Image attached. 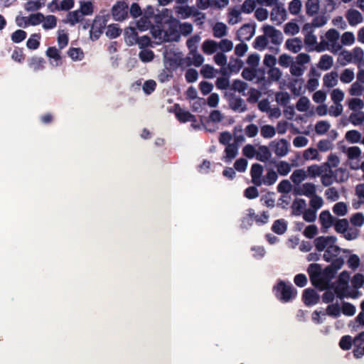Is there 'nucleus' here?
Masks as SVG:
<instances>
[{
    "instance_id": "obj_50",
    "label": "nucleus",
    "mask_w": 364,
    "mask_h": 364,
    "mask_svg": "<svg viewBox=\"0 0 364 364\" xmlns=\"http://www.w3.org/2000/svg\"><path fill=\"white\" fill-rule=\"evenodd\" d=\"M68 55L73 60H80L84 56L83 52L80 48H70L68 50Z\"/></svg>"
},
{
    "instance_id": "obj_52",
    "label": "nucleus",
    "mask_w": 364,
    "mask_h": 364,
    "mask_svg": "<svg viewBox=\"0 0 364 364\" xmlns=\"http://www.w3.org/2000/svg\"><path fill=\"white\" fill-rule=\"evenodd\" d=\"M27 36V33L23 30H16L11 34V41L15 43H19L24 41Z\"/></svg>"
},
{
    "instance_id": "obj_4",
    "label": "nucleus",
    "mask_w": 364,
    "mask_h": 364,
    "mask_svg": "<svg viewBox=\"0 0 364 364\" xmlns=\"http://www.w3.org/2000/svg\"><path fill=\"white\" fill-rule=\"evenodd\" d=\"M129 6L124 1H117L112 8V16L114 21H122L128 17Z\"/></svg>"
},
{
    "instance_id": "obj_30",
    "label": "nucleus",
    "mask_w": 364,
    "mask_h": 364,
    "mask_svg": "<svg viewBox=\"0 0 364 364\" xmlns=\"http://www.w3.org/2000/svg\"><path fill=\"white\" fill-rule=\"evenodd\" d=\"M40 33H33L31 35L30 38L28 39L26 42V46L30 50H36L40 46V39H41Z\"/></svg>"
},
{
    "instance_id": "obj_10",
    "label": "nucleus",
    "mask_w": 364,
    "mask_h": 364,
    "mask_svg": "<svg viewBox=\"0 0 364 364\" xmlns=\"http://www.w3.org/2000/svg\"><path fill=\"white\" fill-rule=\"evenodd\" d=\"M263 170V166L259 164H254L252 165L250 175L252 182L256 186H260L262 185Z\"/></svg>"
},
{
    "instance_id": "obj_8",
    "label": "nucleus",
    "mask_w": 364,
    "mask_h": 364,
    "mask_svg": "<svg viewBox=\"0 0 364 364\" xmlns=\"http://www.w3.org/2000/svg\"><path fill=\"white\" fill-rule=\"evenodd\" d=\"M270 18L276 25H280L287 18V12L285 9L277 5L271 11Z\"/></svg>"
},
{
    "instance_id": "obj_55",
    "label": "nucleus",
    "mask_w": 364,
    "mask_h": 364,
    "mask_svg": "<svg viewBox=\"0 0 364 364\" xmlns=\"http://www.w3.org/2000/svg\"><path fill=\"white\" fill-rule=\"evenodd\" d=\"M350 222L353 226L361 227L364 224V215L362 213H356L353 214Z\"/></svg>"
},
{
    "instance_id": "obj_42",
    "label": "nucleus",
    "mask_w": 364,
    "mask_h": 364,
    "mask_svg": "<svg viewBox=\"0 0 364 364\" xmlns=\"http://www.w3.org/2000/svg\"><path fill=\"white\" fill-rule=\"evenodd\" d=\"M260 133L262 137L265 139H270L275 135L276 131L273 126L266 124L261 127Z\"/></svg>"
},
{
    "instance_id": "obj_21",
    "label": "nucleus",
    "mask_w": 364,
    "mask_h": 364,
    "mask_svg": "<svg viewBox=\"0 0 364 364\" xmlns=\"http://www.w3.org/2000/svg\"><path fill=\"white\" fill-rule=\"evenodd\" d=\"M338 73L336 71L326 73L323 78V85L326 87H333L338 83Z\"/></svg>"
},
{
    "instance_id": "obj_58",
    "label": "nucleus",
    "mask_w": 364,
    "mask_h": 364,
    "mask_svg": "<svg viewBox=\"0 0 364 364\" xmlns=\"http://www.w3.org/2000/svg\"><path fill=\"white\" fill-rule=\"evenodd\" d=\"M311 200L309 202L310 206L311 209L315 210L316 211L319 209L323 204V199L321 196H317L316 194L310 197Z\"/></svg>"
},
{
    "instance_id": "obj_25",
    "label": "nucleus",
    "mask_w": 364,
    "mask_h": 364,
    "mask_svg": "<svg viewBox=\"0 0 364 364\" xmlns=\"http://www.w3.org/2000/svg\"><path fill=\"white\" fill-rule=\"evenodd\" d=\"M287 223L284 219L276 220L272 226V230L277 235L284 234L287 231Z\"/></svg>"
},
{
    "instance_id": "obj_6",
    "label": "nucleus",
    "mask_w": 364,
    "mask_h": 364,
    "mask_svg": "<svg viewBox=\"0 0 364 364\" xmlns=\"http://www.w3.org/2000/svg\"><path fill=\"white\" fill-rule=\"evenodd\" d=\"M256 24L245 23L242 25L237 32L239 41H250L255 33Z\"/></svg>"
},
{
    "instance_id": "obj_41",
    "label": "nucleus",
    "mask_w": 364,
    "mask_h": 364,
    "mask_svg": "<svg viewBox=\"0 0 364 364\" xmlns=\"http://www.w3.org/2000/svg\"><path fill=\"white\" fill-rule=\"evenodd\" d=\"M290 178L294 183L299 184L306 178V174L303 169H297L292 173Z\"/></svg>"
},
{
    "instance_id": "obj_60",
    "label": "nucleus",
    "mask_w": 364,
    "mask_h": 364,
    "mask_svg": "<svg viewBox=\"0 0 364 364\" xmlns=\"http://www.w3.org/2000/svg\"><path fill=\"white\" fill-rule=\"evenodd\" d=\"M352 286L355 289H358L361 288L364 284V276L360 273L355 274L351 280Z\"/></svg>"
},
{
    "instance_id": "obj_32",
    "label": "nucleus",
    "mask_w": 364,
    "mask_h": 364,
    "mask_svg": "<svg viewBox=\"0 0 364 364\" xmlns=\"http://www.w3.org/2000/svg\"><path fill=\"white\" fill-rule=\"evenodd\" d=\"M267 37V36L264 34L257 36L253 42V48L259 50H264L268 44V39Z\"/></svg>"
},
{
    "instance_id": "obj_1",
    "label": "nucleus",
    "mask_w": 364,
    "mask_h": 364,
    "mask_svg": "<svg viewBox=\"0 0 364 364\" xmlns=\"http://www.w3.org/2000/svg\"><path fill=\"white\" fill-rule=\"evenodd\" d=\"M275 296L282 302L287 303L294 299L297 294V291L292 284H287L284 281H279L273 287Z\"/></svg>"
},
{
    "instance_id": "obj_22",
    "label": "nucleus",
    "mask_w": 364,
    "mask_h": 364,
    "mask_svg": "<svg viewBox=\"0 0 364 364\" xmlns=\"http://www.w3.org/2000/svg\"><path fill=\"white\" fill-rule=\"evenodd\" d=\"M272 154L269 148L264 145L259 146L256 153V159L262 162H267L271 157Z\"/></svg>"
},
{
    "instance_id": "obj_31",
    "label": "nucleus",
    "mask_w": 364,
    "mask_h": 364,
    "mask_svg": "<svg viewBox=\"0 0 364 364\" xmlns=\"http://www.w3.org/2000/svg\"><path fill=\"white\" fill-rule=\"evenodd\" d=\"M82 16H83L82 15V14L80 12L79 10L70 11L67 15V19H68L67 21L71 26H75L76 23L82 21V19H83Z\"/></svg>"
},
{
    "instance_id": "obj_48",
    "label": "nucleus",
    "mask_w": 364,
    "mask_h": 364,
    "mask_svg": "<svg viewBox=\"0 0 364 364\" xmlns=\"http://www.w3.org/2000/svg\"><path fill=\"white\" fill-rule=\"evenodd\" d=\"M330 124L327 121H318L315 126V131L319 135L326 134L330 129Z\"/></svg>"
},
{
    "instance_id": "obj_20",
    "label": "nucleus",
    "mask_w": 364,
    "mask_h": 364,
    "mask_svg": "<svg viewBox=\"0 0 364 364\" xmlns=\"http://www.w3.org/2000/svg\"><path fill=\"white\" fill-rule=\"evenodd\" d=\"M225 156L223 157V160L225 162H230L233 159L236 157L238 154V147L236 144H228L225 149Z\"/></svg>"
},
{
    "instance_id": "obj_46",
    "label": "nucleus",
    "mask_w": 364,
    "mask_h": 364,
    "mask_svg": "<svg viewBox=\"0 0 364 364\" xmlns=\"http://www.w3.org/2000/svg\"><path fill=\"white\" fill-rule=\"evenodd\" d=\"M243 66V62L237 58L233 59L231 58L229 64H228V68L231 73H237L240 69Z\"/></svg>"
},
{
    "instance_id": "obj_56",
    "label": "nucleus",
    "mask_w": 364,
    "mask_h": 364,
    "mask_svg": "<svg viewBox=\"0 0 364 364\" xmlns=\"http://www.w3.org/2000/svg\"><path fill=\"white\" fill-rule=\"evenodd\" d=\"M276 101L282 106H286L289 102L290 96L287 92H279L275 95Z\"/></svg>"
},
{
    "instance_id": "obj_39",
    "label": "nucleus",
    "mask_w": 364,
    "mask_h": 364,
    "mask_svg": "<svg viewBox=\"0 0 364 364\" xmlns=\"http://www.w3.org/2000/svg\"><path fill=\"white\" fill-rule=\"evenodd\" d=\"M26 58V55L23 53V49L19 47H15L12 54L11 59L18 63H22Z\"/></svg>"
},
{
    "instance_id": "obj_28",
    "label": "nucleus",
    "mask_w": 364,
    "mask_h": 364,
    "mask_svg": "<svg viewBox=\"0 0 364 364\" xmlns=\"http://www.w3.org/2000/svg\"><path fill=\"white\" fill-rule=\"evenodd\" d=\"M218 44L213 40H205L202 45V50L203 53L208 55H211L216 52Z\"/></svg>"
},
{
    "instance_id": "obj_34",
    "label": "nucleus",
    "mask_w": 364,
    "mask_h": 364,
    "mask_svg": "<svg viewBox=\"0 0 364 364\" xmlns=\"http://www.w3.org/2000/svg\"><path fill=\"white\" fill-rule=\"evenodd\" d=\"M213 36L216 38H222L227 34V26L224 23L218 22L213 28Z\"/></svg>"
},
{
    "instance_id": "obj_59",
    "label": "nucleus",
    "mask_w": 364,
    "mask_h": 364,
    "mask_svg": "<svg viewBox=\"0 0 364 364\" xmlns=\"http://www.w3.org/2000/svg\"><path fill=\"white\" fill-rule=\"evenodd\" d=\"M301 0H292L289 4V11L293 15H297L301 9Z\"/></svg>"
},
{
    "instance_id": "obj_5",
    "label": "nucleus",
    "mask_w": 364,
    "mask_h": 364,
    "mask_svg": "<svg viewBox=\"0 0 364 364\" xmlns=\"http://www.w3.org/2000/svg\"><path fill=\"white\" fill-rule=\"evenodd\" d=\"M263 31L265 36L271 38L272 43L279 46L283 41L282 33L270 25H264Z\"/></svg>"
},
{
    "instance_id": "obj_18",
    "label": "nucleus",
    "mask_w": 364,
    "mask_h": 364,
    "mask_svg": "<svg viewBox=\"0 0 364 364\" xmlns=\"http://www.w3.org/2000/svg\"><path fill=\"white\" fill-rule=\"evenodd\" d=\"M285 46L289 50L297 53L302 48V41L299 38H290L287 40Z\"/></svg>"
},
{
    "instance_id": "obj_7",
    "label": "nucleus",
    "mask_w": 364,
    "mask_h": 364,
    "mask_svg": "<svg viewBox=\"0 0 364 364\" xmlns=\"http://www.w3.org/2000/svg\"><path fill=\"white\" fill-rule=\"evenodd\" d=\"M302 301L306 306H311L319 302L320 296L314 289L308 288L303 291Z\"/></svg>"
},
{
    "instance_id": "obj_13",
    "label": "nucleus",
    "mask_w": 364,
    "mask_h": 364,
    "mask_svg": "<svg viewBox=\"0 0 364 364\" xmlns=\"http://www.w3.org/2000/svg\"><path fill=\"white\" fill-rule=\"evenodd\" d=\"M230 107L235 112H244L247 110V105L240 97H232L229 101Z\"/></svg>"
},
{
    "instance_id": "obj_47",
    "label": "nucleus",
    "mask_w": 364,
    "mask_h": 364,
    "mask_svg": "<svg viewBox=\"0 0 364 364\" xmlns=\"http://www.w3.org/2000/svg\"><path fill=\"white\" fill-rule=\"evenodd\" d=\"M200 38L198 35H195L187 40L186 46L190 50V53H193L195 51H197L198 43H199Z\"/></svg>"
},
{
    "instance_id": "obj_61",
    "label": "nucleus",
    "mask_w": 364,
    "mask_h": 364,
    "mask_svg": "<svg viewBox=\"0 0 364 364\" xmlns=\"http://www.w3.org/2000/svg\"><path fill=\"white\" fill-rule=\"evenodd\" d=\"M284 31L286 34L295 35L299 33V26L294 22H288L285 24Z\"/></svg>"
},
{
    "instance_id": "obj_35",
    "label": "nucleus",
    "mask_w": 364,
    "mask_h": 364,
    "mask_svg": "<svg viewBox=\"0 0 364 364\" xmlns=\"http://www.w3.org/2000/svg\"><path fill=\"white\" fill-rule=\"evenodd\" d=\"M349 223L346 218L337 219L334 224L335 230L338 233L344 234L348 230Z\"/></svg>"
},
{
    "instance_id": "obj_40",
    "label": "nucleus",
    "mask_w": 364,
    "mask_h": 364,
    "mask_svg": "<svg viewBox=\"0 0 364 364\" xmlns=\"http://www.w3.org/2000/svg\"><path fill=\"white\" fill-rule=\"evenodd\" d=\"M353 344V339L349 335L343 336L339 341V346L343 350H348Z\"/></svg>"
},
{
    "instance_id": "obj_29",
    "label": "nucleus",
    "mask_w": 364,
    "mask_h": 364,
    "mask_svg": "<svg viewBox=\"0 0 364 364\" xmlns=\"http://www.w3.org/2000/svg\"><path fill=\"white\" fill-rule=\"evenodd\" d=\"M278 175L274 170H269L266 175L262 178V184L264 183L266 186L273 185L277 180Z\"/></svg>"
},
{
    "instance_id": "obj_19",
    "label": "nucleus",
    "mask_w": 364,
    "mask_h": 364,
    "mask_svg": "<svg viewBox=\"0 0 364 364\" xmlns=\"http://www.w3.org/2000/svg\"><path fill=\"white\" fill-rule=\"evenodd\" d=\"M319 221L322 228H329L333 225L334 218L328 210H323L320 213Z\"/></svg>"
},
{
    "instance_id": "obj_49",
    "label": "nucleus",
    "mask_w": 364,
    "mask_h": 364,
    "mask_svg": "<svg viewBox=\"0 0 364 364\" xmlns=\"http://www.w3.org/2000/svg\"><path fill=\"white\" fill-rule=\"evenodd\" d=\"M334 180L338 181L336 176L333 174L331 170H330L328 173H324L321 175V183L326 187L331 186L333 183Z\"/></svg>"
},
{
    "instance_id": "obj_12",
    "label": "nucleus",
    "mask_w": 364,
    "mask_h": 364,
    "mask_svg": "<svg viewBox=\"0 0 364 364\" xmlns=\"http://www.w3.org/2000/svg\"><path fill=\"white\" fill-rule=\"evenodd\" d=\"M274 145V151L275 154L279 157L284 156L289 151V143L284 139H281L279 141L275 142L272 141L271 146Z\"/></svg>"
},
{
    "instance_id": "obj_63",
    "label": "nucleus",
    "mask_w": 364,
    "mask_h": 364,
    "mask_svg": "<svg viewBox=\"0 0 364 364\" xmlns=\"http://www.w3.org/2000/svg\"><path fill=\"white\" fill-rule=\"evenodd\" d=\"M198 73L196 69L189 68L186 70V74H185V78L188 82H189V83L194 82L198 80Z\"/></svg>"
},
{
    "instance_id": "obj_43",
    "label": "nucleus",
    "mask_w": 364,
    "mask_h": 364,
    "mask_svg": "<svg viewBox=\"0 0 364 364\" xmlns=\"http://www.w3.org/2000/svg\"><path fill=\"white\" fill-rule=\"evenodd\" d=\"M57 25V18L53 15L45 16L43 23V28L48 30L54 28Z\"/></svg>"
},
{
    "instance_id": "obj_15",
    "label": "nucleus",
    "mask_w": 364,
    "mask_h": 364,
    "mask_svg": "<svg viewBox=\"0 0 364 364\" xmlns=\"http://www.w3.org/2000/svg\"><path fill=\"white\" fill-rule=\"evenodd\" d=\"M46 61L41 57L33 56L28 60V67L34 72L43 70L45 68Z\"/></svg>"
},
{
    "instance_id": "obj_9",
    "label": "nucleus",
    "mask_w": 364,
    "mask_h": 364,
    "mask_svg": "<svg viewBox=\"0 0 364 364\" xmlns=\"http://www.w3.org/2000/svg\"><path fill=\"white\" fill-rule=\"evenodd\" d=\"M335 236H319L314 240V245L318 252H322L331 243H336Z\"/></svg>"
},
{
    "instance_id": "obj_27",
    "label": "nucleus",
    "mask_w": 364,
    "mask_h": 364,
    "mask_svg": "<svg viewBox=\"0 0 364 364\" xmlns=\"http://www.w3.org/2000/svg\"><path fill=\"white\" fill-rule=\"evenodd\" d=\"M174 107L176 109L175 114L177 119L182 123L188 122L191 112L183 109L182 108L180 107L179 105L178 104H176Z\"/></svg>"
},
{
    "instance_id": "obj_64",
    "label": "nucleus",
    "mask_w": 364,
    "mask_h": 364,
    "mask_svg": "<svg viewBox=\"0 0 364 364\" xmlns=\"http://www.w3.org/2000/svg\"><path fill=\"white\" fill-rule=\"evenodd\" d=\"M360 307L361 311L355 317V321L358 323L357 327H364V300L361 301Z\"/></svg>"
},
{
    "instance_id": "obj_3",
    "label": "nucleus",
    "mask_w": 364,
    "mask_h": 364,
    "mask_svg": "<svg viewBox=\"0 0 364 364\" xmlns=\"http://www.w3.org/2000/svg\"><path fill=\"white\" fill-rule=\"evenodd\" d=\"M109 19V14L97 15L95 17L90 31V37L92 41H97L100 38Z\"/></svg>"
},
{
    "instance_id": "obj_38",
    "label": "nucleus",
    "mask_w": 364,
    "mask_h": 364,
    "mask_svg": "<svg viewBox=\"0 0 364 364\" xmlns=\"http://www.w3.org/2000/svg\"><path fill=\"white\" fill-rule=\"evenodd\" d=\"M345 138L350 143H358L361 139V134L357 130H350L346 133Z\"/></svg>"
},
{
    "instance_id": "obj_16",
    "label": "nucleus",
    "mask_w": 364,
    "mask_h": 364,
    "mask_svg": "<svg viewBox=\"0 0 364 364\" xmlns=\"http://www.w3.org/2000/svg\"><path fill=\"white\" fill-rule=\"evenodd\" d=\"M346 18L348 23L352 26H356L363 21L362 14L355 9H349L346 14Z\"/></svg>"
},
{
    "instance_id": "obj_57",
    "label": "nucleus",
    "mask_w": 364,
    "mask_h": 364,
    "mask_svg": "<svg viewBox=\"0 0 364 364\" xmlns=\"http://www.w3.org/2000/svg\"><path fill=\"white\" fill-rule=\"evenodd\" d=\"M309 100L304 96L299 98L296 105V108L299 112H306L309 107Z\"/></svg>"
},
{
    "instance_id": "obj_14",
    "label": "nucleus",
    "mask_w": 364,
    "mask_h": 364,
    "mask_svg": "<svg viewBox=\"0 0 364 364\" xmlns=\"http://www.w3.org/2000/svg\"><path fill=\"white\" fill-rule=\"evenodd\" d=\"M341 252V248L335 243L330 244L325 250L323 258L326 262H331Z\"/></svg>"
},
{
    "instance_id": "obj_53",
    "label": "nucleus",
    "mask_w": 364,
    "mask_h": 364,
    "mask_svg": "<svg viewBox=\"0 0 364 364\" xmlns=\"http://www.w3.org/2000/svg\"><path fill=\"white\" fill-rule=\"evenodd\" d=\"M277 171L281 176H287L291 171L290 164L284 161H281L277 164Z\"/></svg>"
},
{
    "instance_id": "obj_51",
    "label": "nucleus",
    "mask_w": 364,
    "mask_h": 364,
    "mask_svg": "<svg viewBox=\"0 0 364 364\" xmlns=\"http://www.w3.org/2000/svg\"><path fill=\"white\" fill-rule=\"evenodd\" d=\"M256 8L255 0H245L241 6V11L245 14L252 13Z\"/></svg>"
},
{
    "instance_id": "obj_23",
    "label": "nucleus",
    "mask_w": 364,
    "mask_h": 364,
    "mask_svg": "<svg viewBox=\"0 0 364 364\" xmlns=\"http://www.w3.org/2000/svg\"><path fill=\"white\" fill-rule=\"evenodd\" d=\"M306 201L302 198L295 199L291 205L292 215L299 216L303 213V210L306 208Z\"/></svg>"
},
{
    "instance_id": "obj_37",
    "label": "nucleus",
    "mask_w": 364,
    "mask_h": 364,
    "mask_svg": "<svg viewBox=\"0 0 364 364\" xmlns=\"http://www.w3.org/2000/svg\"><path fill=\"white\" fill-rule=\"evenodd\" d=\"M80 12L82 16H90L94 12V6L91 1H80Z\"/></svg>"
},
{
    "instance_id": "obj_17",
    "label": "nucleus",
    "mask_w": 364,
    "mask_h": 364,
    "mask_svg": "<svg viewBox=\"0 0 364 364\" xmlns=\"http://www.w3.org/2000/svg\"><path fill=\"white\" fill-rule=\"evenodd\" d=\"M164 37L166 41H178L181 34L175 25H170L164 32Z\"/></svg>"
},
{
    "instance_id": "obj_54",
    "label": "nucleus",
    "mask_w": 364,
    "mask_h": 364,
    "mask_svg": "<svg viewBox=\"0 0 364 364\" xmlns=\"http://www.w3.org/2000/svg\"><path fill=\"white\" fill-rule=\"evenodd\" d=\"M341 307L338 303L329 304L326 308V314L333 317H338L341 314Z\"/></svg>"
},
{
    "instance_id": "obj_2",
    "label": "nucleus",
    "mask_w": 364,
    "mask_h": 364,
    "mask_svg": "<svg viewBox=\"0 0 364 364\" xmlns=\"http://www.w3.org/2000/svg\"><path fill=\"white\" fill-rule=\"evenodd\" d=\"M310 281L313 286L320 291L326 289L328 287V282L322 274V269L319 264L313 263L309 264L307 269Z\"/></svg>"
},
{
    "instance_id": "obj_36",
    "label": "nucleus",
    "mask_w": 364,
    "mask_h": 364,
    "mask_svg": "<svg viewBox=\"0 0 364 364\" xmlns=\"http://www.w3.org/2000/svg\"><path fill=\"white\" fill-rule=\"evenodd\" d=\"M122 33V29L117 24H110L107 26L106 36L109 38H116Z\"/></svg>"
},
{
    "instance_id": "obj_45",
    "label": "nucleus",
    "mask_w": 364,
    "mask_h": 364,
    "mask_svg": "<svg viewBox=\"0 0 364 364\" xmlns=\"http://www.w3.org/2000/svg\"><path fill=\"white\" fill-rule=\"evenodd\" d=\"M151 26V21L147 18L146 16H142L136 22V28L141 31H146Z\"/></svg>"
},
{
    "instance_id": "obj_24",
    "label": "nucleus",
    "mask_w": 364,
    "mask_h": 364,
    "mask_svg": "<svg viewBox=\"0 0 364 364\" xmlns=\"http://www.w3.org/2000/svg\"><path fill=\"white\" fill-rule=\"evenodd\" d=\"M305 6L306 14L309 16H313L319 10V0H307Z\"/></svg>"
},
{
    "instance_id": "obj_11",
    "label": "nucleus",
    "mask_w": 364,
    "mask_h": 364,
    "mask_svg": "<svg viewBox=\"0 0 364 364\" xmlns=\"http://www.w3.org/2000/svg\"><path fill=\"white\" fill-rule=\"evenodd\" d=\"M316 186L312 183H303L301 188L294 189V194L298 196H305L311 197L316 195Z\"/></svg>"
},
{
    "instance_id": "obj_33",
    "label": "nucleus",
    "mask_w": 364,
    "mask_h": 364,
    "mask_svg": "<svg viewBox=\"0 0 364 364\" xmlns=\"http://www.w3.org/2000/svg\"><path fill=\"white\" fill-rule=\"evenodd\" d=\"M248 213L246 216L243 217L241 220V228L244 229H248L253 225V215H254V210L252 208H249L247 210Z\"/></svg>"
},
{
    "instance_id": "obj_26",
    "label": "nucleus",
    "mask_w": 364,
    "mask_h": 364,
    "mask_svg": "<svg viewBox=\"0 0 364 364\" xmlns=\"http://www.w3.org/2000/svg\"><path fill=\"white\" fill-rule=\"evenodd\" d=\"M333 59L332 56L325 54L321 57L318 66L321 70H328L333 66Z\"/></svg>"
},
{
    "instance_id": "obj_44",
    "label": "nucleus",
    "mask_w": 364,
    "mask_h": 364,
    "mask_svg": "<svg viewBox=\"0 0 364 364\" xmlns=\"http://www.w3.org/2000/svg\"><path fill=\"white\" fill-rule=\"evenodd\" d=\"M333 212L338 216H344L348 212L347 205L344 202H338L333 205Z\"/></svg>"
},
{
    "instance_id": "obj_62",
    "label": "nucleus",
    "mask_w": 364,
    "mask_h": 364,
    "mask_svg": "<svg viewBox=\"0 0 364 364\" xmlns=\"http://www.w3.org/2000/svg\"><path fill=\"white\" fill-rule=\"evenodd\" d=\"M247 83L240 80H234L231 89L239 92H244L247 88Z\"/></svg>"
}]
</instances>
